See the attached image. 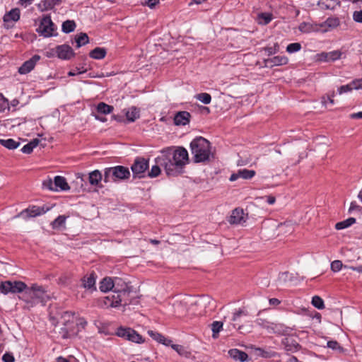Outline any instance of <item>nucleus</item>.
<instances>
[{
	"mask_svg": "<svg viewBox=\"0 0 362 362\" xmlns=\"http://www.w3.org/2000/svg\"><path fill=\"white\" fill-rule=\"evenodd\" d=\"M334 93L333 92L332 94H331V95L327 94L326 96L322 97V103L325 105H327V101H329V103L331 104H334V100L332 98L334 97Z\"/></svg>",
	"mask_w": 362,
	"mask_h": 362,
	"instance_id": "nucleus-49",
	"label": "nucleus"
},
{
	"mask_svg": "<svg viewBox=\"0 0 362 362\" xmlns=\"http://www.w3.org/2000/svg\"><path fill=\"white\" fill-rule=\"evenodd\" d=\"M312 304L317 309H323L325 308L323 300L318 296L313 297Z\"/></svg>",
	"mask_w": 362,
	"mask_h": 362,
	"instance_id": "nucleus-38",
	"label": "nucleus"
},
{
	"mask_svg": "<svg viewBox=\"0 0 362 362\" xmlns=\"http://www.w3.org/2000/svg\"><path fill=\"white\" fill-rule=\"evenodd\" d=\"M255 175V171L252 170L243 169L238 171L237 173H233L230 177V181H235L239 177L243 179H250Z\"/></svg>",
	"mask_w": 362,
	"mask_h": 362,
	"instance_id": "nucleus-17",
	"label": "nucleus"
},
{
	"mask_svg": "<svg viewBox=\"0 0 362 362\" xmlns=\"http://www.w3.org/2000/svg\"><path fill=\"white\" fill-rule=\"evenodd\" d=\"M78 324L84 327L87 325V322L84 319H80Z\"/></svg>",
	"mask_w": 362,
	"mask_h": 362,
	"instance_id": "nucleus-63",
	"label": "nucleus"
},
{
	"mask_svg": "<svg viewBox=\"0 0 362 362\" xmlns=\"http://www.w3.org/2000/svg\"><path fill=\"white\" fill-rule=\"evenodd\" d=\"M33 148L31 146V144L28 143L22 148L21 151L24 153L28 154L30 153L33 151Z\"/></svg>",
	"mask_w": 362,
	"mask_h": 362,
	"instance_id": "nucleus-53",
	"label": "nucleus"
},
{
	"mask_svg": "<svg viewBox=\"0 0 362 362\" xmlns=\"http://www.w3.org/2000/svg\"><path fill=\"white\" fill-rule=\"evenodd\" d=\"M144 3L147 4L150 8L153 7L158 2V0H144Z\"/></svg>",
	"mask_w": 362,
	"mask_h": 362,
	"instance_id": "nucleus-55",
	"label": "nucleus"
},
{
	"mask_svg": "<svg viewBox=\"0 0 362 362\" xmlns=\"http://www.w3.org/2000/svg\"><path fill=\"white\" fill-rule=\"evenodd\" d=\"M228 354L232 358L236 361H240L241 362L246 361L248 358V356L245 352L238 350L237 349H230L228 351Z\"/></svg>",
	"mask_w": 362,
	"mask_h": 362,
	"instance_id": "nucleus-19",
	"label": "nucleus"
},
{
	"mask_svg": "<svg viewBox=\"0 0 362 362\" xmlns=\"http://www.w3.org/2000/svg\"><path fill=\"white\" fill-rule=\"evenodd\" d=\"M66 217L64 216H59L54 221L52 222V226L54 229H57L63 226L65 223Z\"/></svg>",
	"mask_w": 362,
	"mask_h": 362,
	"instance_id": "nucleus-36",
	"label": "nucleus"
},
{
	"mask_svg": "<svg viewBox=\"0 0 362 362\" xmlns=\"http://www.w3.org/2000/svg\"><path fill=\"white\" fill-rule=\"evenodd\" d=\"M288 59L284 56H276L271 59L264 60V65L267 67L280 66L287 64Z\"/></svg>",
	"mask_w": 362,
	"mask_h": 362,
	"instance_id": "nucleus-15",
	"label": "nucleus"
},
{
	"mask_svg": "<svg viewBox=\"0 0 362 362\" xmlns=\"http://www.w3.org/2000/svg\"><path fill=\"white\" fill-rule=\"evenodd\" d=\"M190 117L188 112H178L174 117V123L175 125H186L189 122Z\"/></svg>",
	"mask_w": 362,
	"mask_h": 362,
	"instance_id": "nucleus-16",
	"label": "nucleus"
},
{
	"mask_svg": "<svg viewBox=\"0 0 362 362\" xmlns=\"http://www.w3.org/2000/svg\"><path fill=\"white\" fill-rule=\"evenodd\" d=\"M82 286L87 289L96 290L95 288V274H91L89 276H86L82 279Z\"/></svg>",
	"mask_w": 362,
	"mask_h": 362,
	"instance_id": "nucleus-22",
	"label": "nucleus"
},
{
	"mask_svg": "<svg viewBox=\"0 0 362 362\" xmlns=\"http://www.w3.org/2000/svg\"><path fill=\"white\" fill-rule=\"evenodd\" d=\"M269 303L271 305H279L280 303V301L277 298H271L269 299Z\"/></svg>",
	"mask_w": 362,
	"mask_h": 362,
	"instance_id": "nucleus-62",
	"label": "nucleus"
},
{
	"mask_svg": "<svg viewBox=\"0 0 362 362\" xmlns=\"http://www.w3.org/2000/svg\"><path fill=\"white\" fill-rule=\"evenodd\" d=\"M0 144L5 146L6 148L8 149H15L18 148L20 145V143L18 141H16L15 140L12 139H0Z\"/></svg>",
	"mask_w": 362,
	"mask_h": 362,
	"instance_id": "nucleus-29",
	"label": "nucleus"
},
{
	"mask_svg": "<svg viewBox=\"0 0 362 362\" xmlns=\"http://www.w3.org/2000/svg\"><path fill=\"white\" fill-rule=\"evenodd\" d=\"M247 314L243 310H239L236 313H234L232 320L235 322L233 326L234 328H237L238 330L242 332L241 330L243 329V326L240 325V323L243 322L240 320L241 316H247Z\"/></svg>",
	"mask_w": 362,
	"mask_h": 362,
	"instance_id": "nucleus-20",
	"label": "nucleus"
},
{
	"mask_svg": "<svg viewBox=\"0 0 362 362\" xmlns=\"http://www.w3.org/2000/svg\"><path fill=\"white\" fill-rule=\"evenodd\" d=\"M148 168V160L144 158H136L131 169L134 177H143L146 170Z\"/></svg>",
	"mask_w": 362,
	"mask_h": 362,
	"instance_id": "nucleus-8",
	"label": "nucleus"
},
{
	"mask_svg": "<svg viewBox=\"0 0 362 362\" xmlns=\"http://www.w3.org/2000/svg\"><path fill=\"white\" fill-rule=\"evenodd\" d=\"M106 55V50L105 48L96 47L90 52V57L95 59H103Z\"/></svg>",
	"mask_w": 362,
	"mask_h": 362,
	"instance_id": "nucleus-27",
	"label": "nucleus"
},
{
	"mask_svg": "<svg viewBox=\"0 0 362 362\" xmlns=\"http://www.w3.org/2000/svg\"><path fill=\"white\" fill-rule=\"evenodd\" d=\"M299 30L303 33H309L312 30V26L310 23H302L299 25Z\"/></svg>",
	"mask_w": 362,
	"mask_h": 362,
	"instance_id": "nucleus-47",
	"label": "nucleus"
},
{
	"mask_svg": "<svg viewBox=\"0 0 362 362\" xmlns=\"http://www.w3.org/2000/svg\"><path fill=\"white\" fill-rule=\"evenodd\" d=\"M18 298L25 303L23 308L30 310L38 303L45 305L49 296L43 286L35 284L29 288L27 286L25 291L18 296Z\"/></svg>",
	"mask_w": 362,
	"mask_h": 362,
	"instance_id": "nucleus-2",
	"label": "nucleus"
},
{
	"mask_svg": "<svg viewBox=\"0 0 362 362\" xmlns=\"http://www.w3.org/2000/svg\"><path fill=\"white\" fill-rule=\"evenodd\" d=\"M321 4L327 9H333L339 2L337 0H323Z\"/></svg>",
	"mask_w": 362,
	"mask_h": 362,
	"instance_id": "nucleus-39",
	"label": "nucleus"
},
{
	"mask_svg": "<svg viewBox=\"0 0 362 362\" xmlns=\"http://www.w3.org/2000/svg\"><path fill=\"white\" fill-rule=\"evenodd\" d=\"M48 210V207L33 206L21 211L16 217L22 216L23 218L26 219L28 218H32L42 215L47 212Z\"/></svg>",
	"mask_w": 362,
	"mask_h": 362,
	"instance_id": "nucleus-11",
	"label": "nucleus"
},
{
	"mask_svg": "<svg viewBox=\"0 0 362 362\" xmlns=\"http://www.w3.org/2000/svg\"><path fill=\"white\" fill-rule=\"evenodd\" d=\"M27 288V285L21 281H6L0 284V291L6 295L11 293H23Z\"/></svg>",
	"mask_w": 362,
	"mask_h": 362,
	"instance_id": "nucleus-6",
	"label": "nucleus"
},
{
	"mask_svg": "<svg viewBox=\"0 0 362 362\" xmlns=\"http://www.w3.org/2000/svg\"><path fill=\"white\" fill-rule=\"evenodd\" d=\"M29 144H31V146L34 148L40 144V140L38 139H34L30 141Z\"/></svg>",
	"mask_w": 362,
	"mask_h": 362,
	"instance_id": "nucleus-58",
	"label": "nucleus"
},
{
	"mask_svg": "<svg viewBox=\"0 0 362 362\" xmlns=\"http://www.w3.org/2000/svg\"><path fill=\"white\" fill-rule=\"evenodd\" d=\"M62 0H44L43 4L46 8H52L56 4L61 2Z\"/></svg>",
	"mask_w": 362,
	"mask_h": 362,
	"instance_id": "nucleus-45",
	"label": "nucleus"
},
{
	"mask_svg": "<svg viewBox=\"0 0 362 362\" xmlns=\"http://www.w3.org/2000/svg\"><path fill=\"white\" fill-rule=\"evenodd\" d=\"M148 334L151 337H152L154 340L157 341L159 343H161L165 346H169L170 343L172 342V340L165 338L163 335L161 334L152 331L148 330Z\"/></svg>",
	"mask_w": 362,
	"mask_h": 362,
	"instance_id": "nucleus-24",
	"label": "nucleus"
},
{
	"mask_svg": "<svg viewBox=\"0 0 362 362\" xmlns=\"http://www.w3.org/2000/svg\"><path fill=\"white\" fill-rule=\"evenodd\" d=\"M339 25V19L337 17L328 18L322 25L325 28L324 31L334 29Z\"/></svg>",
	"mask_w": 362,
	"mask_h": 362,
	"instance_id": "nucleus-23",
	"label": "nucleus"
},
{
	"mask_svg": "<svg viewBox=\"0 0 362 362\" xmlns=\"http://www.w3.org/2000/svg\"><path fill=\"white\" fill-rule=\"evenodd\" d=\"M8 106L7 100L0 94V112H3Z\"/></svg>",
	"mask_w": 362,
	"mask_h": 362,
	"instance_id": "nucleus-50",
	"label": "nucleus"
},
{
	"mask_svg": "<svg viewBox=\"0 0 362 362\" xmlns=\"http://www.w3.org/2000/svg\"><path fill=\"white\" fill-rule=\"evenodd\" d=\"M343 267V264L340 260H334L331 264V269L334 272H339Z\"/></svg>",
	"mask_w": 362,
	"mask_h": 362,
	"instance_id": "nucleus-44",
	"label": "nucleus"
},
{
	"mask_svg": "<svg viewBox=\"0 0 362 362\" xmlns=\"http://www.w3.org/2000/svg\"><path fill=\"white\" fill-rule=\"evenodd\" d=\"M40 59V56L35 55L29 60L25 62L23 65L19 68L18 72L21 74H25L33 70L36 64V62Z\"/></svg>",
	"mask_w": 362,
	"mask_h": 362,
	"instance_id": "nucleus-13",
	"label": "nucleus"
},
{
	"mask_svg": "<svg viewBox=\"0 0 362 362\" xmlns=\"http://www.w3.org/2000/svg\"><path fill=\"white\" fill-rule=\"evenodd\" d=\"M288 275V272H283L279 275V281H286V278Z\"/></svg>",
	"mask_w": 362,
	"mask_h": 362,
	"instance_id": "nucleus-59",
	"label": "nucleus"
},
{
	"mask_svg": "<svg viewBox=\"0 0 362 362\" xmlns=\"http://www.w3.org/2000/svg\"><path fill=\"white\" fill-rule=\"evenodd\" d=\"M128 293L127 285L125 282H122L119 287L112 290V293L105 298L104 303L107 306L118 307L122 305L123 298L127 296Z\"/></svg>",
	"mask_w": 362,
	"mask_h": 362,
	"instance_id": "nucleus-5",
	"label": "nucleus"
},
{
	"mask_svg": "<svg viewBox=\"0 0 362 362\" xmlns=\"http://www.w3.org/2000/svg\"><path fill=\"white\" fill-rule=\"evenodd\" d=\"M286 362H298V359L295 356H291L288 358Z\"/></svg>",
	"mask_w": 362,
	"mask_h": 362,
	"instance_id": "nucleus-64",
	"label": "nucleus"
},
{
	"mask_svg": "<svg viewBox=\"0 0 362 362\" xmlns=\"http://www.w3.org/2000/svg\"><path fill=\"white\" fill-rule=\"evenodd\" d=\"M195 98L198 100L201 101L202 103H203L204 104H206V105L209 104L211 100V95L206 93H199L195 95Z\"/></svg>",
	"mask_w": 362,
	"mask_h": 362,
	"instance_id": "nucleus-37",
	"label": "nucleus"
},
{
	"mask_svg": "<svg viewBox=\"0 0 362 362\" xmlns=\"http://www.w3.org/2000/svg\"><path fill=\"white\" fill-rule=\"evenodd\" d=\"M190 148L194 162L200 163L209 159L210 143L206 139L202 136L195 138L190 143Z\"/></svg>",
	"mask_w": 362,
	"mask_h": 362,
	"instance_id": "nucleus-3",
	"label": "nucleus"
},
{
	"mask_svg": "<svg viewBox=\"0 0 362 362\" xmlns=\"http://www.w3.org/2000/svg\"><path fill=\"white\" fill-rule=\"evenodd\" d=\"M54 190L57 191L58 189H60L63 191H66L70 189L69 184L67 183L66 179L62 176H56L54 179Z\"/></svg>",
	"mask_w": 362,
	"mask_h": 362,
	"instance_id": "nucleus-18",
	"label": "nucleus"
},
{
	"mask_svg": "<svg viewBox=\"0 0 362 362\" xmlns=\"http://www.w3.org/2000/svg\"><path fill=\"white\" fill-rule=\"evenodd\" d=\"M129 177L130 171L128 168L122 165H117L105 168L103 180L105 182L107 183L128 179Z\"/></svg>",
	"mask_w": 362,
	"mask_h": 362,
	"instance_id": "nucleus-4",
	"label": "nucleus"
},
{
	"mask_svg": "<svg viewBox=\"0 0 362 362\" xmlns=\"http://www.w3.org/2000/svg\"><path fill=\"white\" fill-rule=\"evenodd\" d=\"M42 185L45 188L49 189V190H54V181L52 182L51 179H47L43 181Z\"/></svg>",
	"mask_w": 362,
	"mask_h": 362,
	"instance_id": "nucleus-46",
	"label": "nucleus"
},
{
	"mask_svg": "<svg viewBox=\"0 0 362 362\" xmlns=\"http://www.w3.org/2000/svg\"><path fill=\"white\" fill-rule=\"evenodd\" d=\"M86 71V69L83 70V71H79L78 69H76V70H72V71H70L69 73H68V76H76L78 74H83Z\"/></svg>",
	"mask_w": 362,
	"mask_h": 362,
	"instance_id": "nucleus-54",
	"label": "nucleus"
},
{
	"mask_svg": "<svg viewBox=\"0 0 362 362\" xmlns=\"http://www.w3.org/2000/svg\"><path fill=\"white\" fill-rule=\"evenodd\" d=\"M89 182L92 185H97L103 179L102 174L98 170H95L89 173Z\"/></svg>",
	"mask_w": 362,
	"mask_h": 362,
	"instance_id": "nucleus-26",
	"label": "nucleus"
},
{
	"mask_svg": "<svg viewBox=\"0 0 362 362\" xmlns=\"http://www.w3.org/2000/svg\"><path fill=\"white\" fill-rule=\"evenodd\" d=\"M76 28V23L74 21L67 20L62 24V31L65 33H69L74 30Z\"/></svg>",
	"mask_w": 362,
	"mask_h": 362,
	"instance_id": "nucleus-34",
	"label": "nucleus"
},
{
	"mask_svg": "<svg viewBox=\"0 0 362 362\" xmlns=\"http://www.w3.org/2000/svg\"><path fill=\"white\" fill-rule=\"evenodd\" d=\"M20 10L18 8H13L4 16L5 23L16 22L20 18Z\"/></svg>",
	"mask_w": 362,
	"mask_h": 362,
	"instance_id": "nucleus-21",
	"label": "nucleus"
},
{
	"mask_svg": "<svg viewBox=\"0 0 362 362\" xmlns=\"http://www.w3.org/2000/svg\"><path fill=\"white\" fill-rule=\"evenodd\" d=\"M211 327L213 332L212 337L213 338L216 339L218 337V333L223 329V322L219 321H214L211 324Z\"/></svg>",
	"mask_w": 362,
	"mask_h": 362,
	"instance_id": "nucleus-33",
	"label": "nucleus"
},
{
	"mask_svg": "<svg viewBox=\"0 0 362 362\" xmlns=\"http://www.w3.org/2000/svg\"><path fill=\"white\" fill-rule=\"evenodd\" d=\"M161 156L155 159L156 165L148 172V176L156 177L160 173V166L164 168L168 176H177L182 173L183 168L188 162V153L182 147L174 149L168 147L163 149Z\"/></svg>",
	"mask_w": 362,
	"mask_h": 362,
	"instance_id": "nucleus-1",
	"label": "nucleus"
},
{
	"mask_svg": "<svg viewBox=\"0 0 362 362\" xmlns=\"http://www.w3.org/2000/svg\"><path fill=\"white\" fill-rule=\"evenodd\" d=\"M267 201L268 204H273L275 203L276 199L273 196H268Z\"/></svg>",
	"mask_w": 362,
	"mask_h": 362,
	"instance_id": "nucleus-60",
	"label": "nucleus"
},
{
	"mask_svg": "<svg viewBox=\"0 0 362 362\" xmlns=\"http://www.w3.org/2000/svg\"><path fill=\"white\" fill-rule=\"evenodd\" d=\"M327 346L339 352L343 351V348L339 345V344L337 341H329L327 342Z\"/></svg>",
	"mask_w": 362,
	"mask_h": 362,
	"instance_id": "nucleus-43",
	"label": "nucleus"
},
{
	"mask_svg": "<svg viewBox=\"0 0 362 362\" xmlns=\"http://www.w3.org/2000/svg\"><path fill=\"white\" fill-rule=\"evenodd\" d=\"M272 20V14L269 13H260L257 16V21L259 24L267 25Z\"/></svg>",
	"mask_w": 362,
	"mask_h": 362,
	"instance_id": "nucleus-30",
	"label": "nucleus"
},
{
	"mask_svg": "<svg viewBox=\"0 0 362 362\" xmlns=\"http://www.w3.org/2000/svg\"><path fill=\"white\" fill-rule=\"evenodd\" d=\"M349 269L354 270V271H356L359 273H362V265H360L358 267H350Z\"/></svg>",
	"mask_w": 362,
	"mask_h": 362,
	"instance_id": "nucleus-61",
	"label": "nucleus"
},
{
	"mask_svg": "<svg viewBox=\"0 0 362 362\" xmlns=\"http://www.w3.org/2000/svg\"><path fill=\"white\" fill-rule=\"evenodd\" d=\"M129 122H134L139 117V110L136 107H131L125 113Z\"/></svg>",
	"mask_w": 362,
	"mask_h": 362,
	"instance_id": "nucleus-25",
	"label": "nucleus"
},
{
	"mask_svg": "<svg viewBox=\"0 0 362 362\" xmlns=\"http://www.w3.org/2000/svg\"><path fill=\"white\" fill-rule=\"evenodd\" d=\"M301 49V45L298 42L289 44L286 47V51L289 53H293Z\"/></svg>",
	"mask_w": 362,
	"mask_h": 362,
	"instance_id": "nucleus-42",
	"label": "nucleus"
},
{
	"mask_svg": "<svg viewBox=\"0 0 362 362\" xmlns=\"http://www.w3.org/2000/svg\"><path fill=\"white\" fill-rule=\"evenodd\" d=\"M76 42L77 43V47L85 45L89 42L88 36L86 33H82L77 37H76Z\"/></svg>",
	"mask_w": 362,
	"mask_h": 362,
	"instance_id": "nucleus-35",
	"label": "nucleus"
},
{
	"mask_svg": "<svg viewBox=\"0 0 362 362\" xmlns=\"http://www.w3.org/2000/svg\"><path fill=\"white\" fill-rule=\"evenodd\" d=\"M279 49V46L277 44L274 45V47H267L265 48L266 52H267L268 55H272L276 53Z\"/></svg>",
	"mask_w": 362,
	"mask_h": 362,
	"instance_id": "nucleus-52",
	"label": "nucleus"
},
{
	"mask_svg": "<svg viewBox=\"0 0 362 362\" xmlns=\"http://www.w3.org/2000/svg\"><path fill=\"white\" fill-rule=\"evenodd\" d=\"M176 352H177L180 356H187L188 352L185 350L184 346L178 344H173L172 342L169 345Z\"/></svg>",
	"mask_w": 362,
	"mask_h": 362,
	"instance_id": "nucleus-40",
	"label": "nucleus"
},
{
	"mask_svg": "<svg viewBox=\"0 0 362 362\" xmlns=\"http://www.w3.org/2000/svg\"><path fill=\"white\" fill-rule=\"evenodd\" d=\"M245 221L244 211L242 209H235L228 218L230 224H240Z\"/></svg>",
	"mask_w": 362,
	"mask_h": 362,
	"instance_id": "nucleus-12",
	"label": "nucleus"
},
{
	"mask_svg": "<svg viewBox=\"0 0 362 362\" xmlns=\"http://www.w3.org/2000/svg\"><path fill=\"white\" fill-rule=\"evenodd\" d=\"M116 334L133 342L141 343L144 341L142 337L131 328L119 327L117 329Z\"/></svg>",
	"mask_w": 362,
	"mask_h": 362,
	"instance_id": "nucleus-9",
	"label": "nucleus"
},
{
	"mask_svg": "<svg viewBox=\"0 0 362 362\" xmlns=\"http://www.w3.org/2000/svg\"><path fill=\"white\" fill-rule=\"evenodd\" d=\"M353 19L355 22L362 23V10L355 11L353 13Z\"/></svg>",
	"mask_w": 362,
	"mask_h": 362,
	"instance_id": "nucleus-48",
	"label": "nucleus"
},
{
	"mask_svg": "<svg viewBox=\"0 0 362 362\" xmlns=\"http://www.w3.org/2000/svg\"><path fill=\"white\" fill-rule=\"evenodd\" d=\"M358 88H360L358 86V83H357V81H356V82H353L352 83H350V84L341 86L340 88H339L338 92L339 94H342L344 93L349 92V91L352 90L353 89H358Z\"/></svg>",
	"mask_w": 362,
	"mask_h": 362,
	"instance_id": "nucleus-32",
	"label": "nucleus"
},
{
	"mask_svg": "<svg viewBox=\"0 0 362 362\" xmlns=\"http://www.w3.org/2000/svg\"><path fill=\"white\" fill-rule=\"evenodd\" d=\"M33 0H19V4L25 8L30 5Z\"/></svg>",
	"mask_w": 362,
	"mask_h": 362,
	"instance_id": "nucleus-56",
	"label": "nucleus"
},
{
	"mask_svg": "<svg viewBox=\"0 0 362 362\" xmlns=\"http://www.w3.org/2000/svg\"><path fill=\"white\" fill-rule=\"evenodd\" d=\"M57 53L58 57L62 59H69L74 54L72 48L66 45L58 46L57 47Z\"/></svg>",
	"mask_w": 362,
	"mask_h": 362,
	"instance_id": "nucleus-14",
	"label": "nucleus"
},
{
	"mask_svg": "<svg viewBox=\"0 0 362 362\" xmlns=\"http://www.w3.org/2000/svg\"><path fill=\"white\" fill-rule=\"evenodd\" d=\"M341 52L339 51L331 52L325 55L326 61H334L340 58Z\"/></svg>",
	"mask_w": 362,
	"mask_h": 362,
	"instance_id": "nucleus-41",
	"label": "nucleus"
},
{
	"mask_svg": "<svg viewBox=\"0 0 362 362\" xmlns=\"http://www.w3.org/2000/svg\"><path fill=\"white\" fill-rule=\"evenodd\" d=\"M113 109L114 108L112 106L109 105L103 102L99 103L96 107L98 112L103 115L111 113Z\"/></svg>",
	"mask_w": 362,
	"mask_h": 362,
	"instance_id": "nucleus-28",
	"label": "nucleus"
},
{
	"mask_svg": "<svg viewBox=\"0 0 362 362\" xmlns=\"http://www.w3.org/2000/svg\"><path fill=\"white\" fill-rule=\"evenodd\" d=\"M122 282H124L121 279L115 278L112 279L110 277L104 278L100 284V289L103 292L115 290L120 286Z\"/></svg>",
	"mask_w": 362,
	"mask_h": 362,
	"instance_id": "nucleus-10",
	"label": "nucleus"
},
{
	"mask_svg": "<svg viewBox=\"0 0 362 362\" xmlns=\"http://www.w3.org/2000/svg\"><path fill=\"white\" fill-rule=\"evenodd\" d=\"M350 118H351V119H362V112H358L356 113L351 114Z\"/></svg>",
	"mask_w": 362,
	"mask_h": 362,
	"instance_id": "nucleus-57",
	"label": "nucleus"
},
{
	"mask_svg": "<svg viewBox=\"0 0 362 362\" xmlns=\"http://www.w3.org/2000/svg\"><path fill=\"white\" fill-rule=\"evenodd\" d=\"M356 222V219L354 218H349L346 220L343 221H340L336 223L335 228L337 230H342L354 224Z\"/></svg>",
	"mask_w": 362,
	"mask_h": 362,
	"instance_id": "nucleus-31",
	"label": "nucleus"
},
{
	"mask_svg": "<svg viewBox=\"0 0 362 362\" xmlns=\"http://www.w3.org/2000/svg\"><path fill=\"white\" fill-rule=\"evenodd\" d=\"M2 360L4 362H14V357L10 353H6L2 356Z\"/></svg>",
	"mask_w": 362,
	"mask_h": 362,
	"instance_id": "nucleus-51",
	"label": "nucleus"
},
{
	"mask_svg": "<svg viewBox=\"0 0 362 362\" xmlns=\"http://www.w3.org/2000/svg\"><path fill=\"white\" fill-rule=\"evenodd\" d=\"M54 30L55 27L50 16H45L41 19L40 23L36 29V31L41 35L48 37L53 35Z\"/></svg>",
	"mask_w": 362,
	"mask_h": 362,
	"instance_id": "nucleus-7",
	"label": "nucleus"
}]
</instances>
